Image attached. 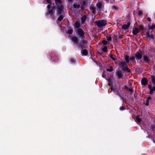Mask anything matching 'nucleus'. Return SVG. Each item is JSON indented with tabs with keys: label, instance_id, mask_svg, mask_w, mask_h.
<instances>
[{
	"label": "nucleus",
	"instance_id": "nucleus-1",
	"mask_svg": "<svg viewBox=\"0 0 155 155\" xmlns=\"http://www.w3.org/2000/svg\"><path fill=\"white\" fill-rule=\"evenodd\" d=\"M56 5L57 6V13L58 14L62 13L64 8L61 3V0H55Z\"/></svg>",
	"mask_w": 155,
	"mask_h": 155
},
{
	"label": "nucleus",
	"instance_id": "nucleus-2",
	"mask_svg": "<svg viewBox=\"0 0 155 155\" xmlns=\"http://www.w3.org/2000/svg\"><path fill=\"white\" fill-rule=\"evenodd\" d=\"M119 65L120 66L123 68V70L126 71L128 72H130V70L127 67V64L124 61H122L119 62Z\"/></svg>",
	"mask_w": 155,
	"mask_h": 155
},
{
	"label": "nucleus",
	"instance_id": "nucleus-3",
	"mask_svg": "<svg viewBox=\"0 0 155 155\" xmlns=\"http://www.w3.org/2000/svg\"><path fill=\"white\" fill-rule=\"evenodd\" d=\"M96 24L97 26L99 28L104 26L107 23V21L105 20H102L96 21Z\"/></svg>",
	"mask_w": 155,
	"mask_h": 155
},
{
	"label": "nucleus",
	"instance_id": "nucleus-4",
	"mask_svg": "<svg viewBox=\"0 0 155 155\" xmlns=\"http://www.w3.org/2000/svg\"><path fill=\"white\" fill-rule=\"evenodd\" d=\"M77 33L81 37L84 38V32L82 29L78 28L77 30Z\"/></svg>",
	"mask_w": 155,
	"mask_h": 155
},
{
	"label": "nucleus",
	"instance_id": "nucleus-5",
	"mask_svg": "<svg viewBox=\"0 0 155 155\" xmlns=\"http://www.w3.org/2000/svg\"><path fill=\"white\" fill-rule=\"evenodd\" d=\"M148 81L146 78H143L141 80V83L142 85L145 86L147 84Z\"/></svg>",
	"mask_w": 155,
	"mask_h": 155
},
{
	"label": "nucleus",
	"instance_id": "nucleus-6",
	"mask_svg": "<svg viewBox=\"0 0 155 155\" xmlns=\"http://www.w3.org/2000/svg\"><path fill=\"white\" fill-rule=\"evenodd\" d=\"M142 54L141 53L137 52L135 55V57L138 60L142 58Z\"/></svg>",
	"mask_w": 155,
	"mask_h": 155
},
{
	"label": "nucleus",
	"instance_id": "nucleus-7",
	"mask_svg": "<svg viewBox=\"0 0 155 155\" xmlns=\"http://www.w3.org/2000/svg\"><path fill=\"white\" fill-rule=\"evenodd\" d=\"M87 42L85 41H83L80 43V45L82 48H84L86 47Z\"/></svg>",
	"mask_w": 155,
	"mask_h": 155
},
{
	"label": "nucleus",
	"instance_id": "nucleus-8",
	"mask_svg": "<svg viewBox=\"0 0 155 155\" xmlns=\"http://www.w3.org/2000/svg\"><path fill=\"white\" fill-rule=\"evenodd\" d=\"M148 88L150 90V94H151L154 91H155V87H152L151 85H148Z\"/></svg>",
	"mask_w": 155,
	"mask_h": 155
},
{
	"label": "nucleus",
	"instance_id": "nucleus-9",
	"mask_svg": "<svg viewBox=\"0 0 155 155\" xmlns=\"http://www.w3.org/2000/svg\"><path fill=\"white\" fill-rule=\"evenodd\" d=\"M55 7V6H54L52 10L50 9V8L49 9H48V12L47 14V15L50 14V15H52L54 14V9Z\"/></svg>",
	"mask_w": 155,
	"mask_h": 155
},
{
	"label": "nucleus",
	"instance_id": "nucleus-10",
	"mask_svg": "<svg viewBox=\"0 0 155 155\" xmlns=\"http://www.w3.org/2000/svg\"><path fill=\"white\" fill-rule=\"evenodd\" d=\"M130 23L129 22L127 24L124 25L122 26V28L124 30H126L130 26Z\"/></svg>",
	"mask_w": 155,
	"mask_h": 155
},
{
	"label": "nucleus",
	"instance_id": "nucleus-11",
	"mask_svg": "<svg viewBox=\"0 0 155 155\" xmlns=\"http://www.w3.org/2000/svg\"><path fill=\"white\" fill-rule=\"evenodd\" d=\"M72 41L75 44H77L78 43V38L76 36H73L71 38Z\"/></svg>",
	"mask_w": 155,
	"mask_h": 155
},
{
	"label": "nucleus",
	"instance_id": "nucleus-12",
	"mask_svg": "<svg viewBox=\"0 0 155 155\" xmlns=\"http://www.w3.org/2000/svg\"><path fill=\"white\" fill-rule=\"evenodd\" d=\"M50 56L51 58V59L53 60L54 61H56L58 58H57V57L55 56V54L53 53H51L50 54Z\"/></svg>",
	"mask_w": 155,
	"mask_h": 155
},
{
	"label": "nucleus",
	"instance_id": "nucleus-13",
	"mask_svg": "<svg viewBox=\"0 0 155 155\" xmlns=\"http://www.w3.org/2000/svg\"><path fill=\"white\" fill-rule=\"evenodd\" d=\"M116 75H117L118 78H122L123 76L122 73L119 71H118L116 72Z\"/></svg>",
	"mask_w": 155,
	"mask_h": 155
},
{
	"label": "nucleus",
	"instance_id": "nucleus-14",
	"mask_svg": "<svg viewBox=\"0 0 155 155\" xmlns=\"http://www.w3.org/2000/svg\"><path fill=\"white\" fill-rule=\"evenodd\" d=\"M139 32V29L138 28H134L133 31V33L134 34L136 35Z\"/></svg>",
	"mask_w": 155,
	"mask_h": 155
},
{
	"label": "nucleus",
	"instance_id": "nucleus-15",
	"mask_svg": "<svg viewBox=\"0 0 155 155\" xmlns=\"http://www.w3.org/2000/svg\"><path fill=\"white\" fill-rule=\"evenodd\" d=\"M143 60L146 63H148L150 60L149 58L147 56L144 55L143 57Z\"/></svg>",
	"mask_w": 155,
	"mask_h": 155
},
{
	"label": "nucleus",
	"instance_id": "nucleus-16",
	"mask_svg": "<svg viewBox=\"0 0 155 155\" xmlns=\"http://www.w3.org/2000/svg\"><path fill=\"white\" fill-rule=\"evenodd\" d=\"M126 88L127 91L130 92H133V91L132 90V87L131 86V85H129V86L128 87H126Z\"/></svg>",
	"mask_w": 155,
	"mask_h": 155
},
{
	"label": "nucleus",
	"instance_id": "nucleus-17",
	"mask_svg": "<svg viewBox=\"0 0 155 155\" xmlns=\"http://www.w3.org/2000/svg\"><path fill=\"white\" fill-rule=\"evenodd\" d=\"M81 53L82 54L85 56L87 55L88 54V52L85 49H83L81 51Z\"/></svg>",
	"mask_w": 155,
	"mask_h": 155
},
{
	"label": "nucleus",
	"instance_id": "nucleus-18",
	"mask_svg": "<svg viewBox=\"0 0 155 155\" xmlns=\"http://www.w3.org/2000/svg\"><path fill=\"white\" fill-rule=\"evenodd\" d=\"M46 2L48 3L47 7L48 9H49L51 8V0H46Z\"/></svg>",
	"mask_w": 155,
	"mask_h": 155
},
{
	"label": "nucleus",
	"instance_id": "nucleus-19",
	"mask_svg": "<svg viewBox=\"0 0 155 155\" xmlns=\"http://www.w3.org/2000/svg\"><path fill=\"white\" fill-rule=\"evenodd\" d=\"M87 18V16L84 15L81 18V21L82 23H84L85 21Z\"/></svg>",
	"mask_w": 155,
	"mask_h": 155
},
{
	"label": "nucleus",
	"instance_id": "nucleus-20",
	"mask_svg": "<svg viewBox=\"0 0 155 155\" xmlns=\"http://www.w3.org/2000/svg\"><path fill=\"white\" fill-rule=\"evenodd\" d=\"M124 59L127 63H128L129 62V57L128 55H125L124 57Z\"/></svg>",
	"mask_w": 155,
	"mask_h": 155
},
{
	"label": "nucleus",
	"instance_id": "nucleus-21",
	"mask_svg": "<svg viewBox=\"0 0 155 155\" xmlns=\"http://www.w3.org/2000/svg\"><path fill=\"white\" fill-rule=\"evenodd\" d=\"M74 26L76 28H79L80 26V23L78 21L76 22L74 24Z\"/></svg>",
	"mask_w": 155,
	"mask_h": 155
},
{
	"label": "nucleus",
	"instance_id": "nucleus-22",
	"mask_svg": "<svg viewBox=\"0 0 155 155\" xmlns=\"http://www.w3.org/2000/svg\"><path fill=\"white\" fill-rule=\"evenodd\" d=\"M97 7L98 10H100L101 8L102 4L101 3H99L97 4Z\"/></svg>",
	"mask_w": 155,
	"mask_h": 155
},
{
	"label": "nucleus",
	"instance_id": "nucleus-23",
	"mask_svg": "<svg viewBox=\"0 0 155 155\" xmlns=\"http://www.w3.org/2000/svg\"><path fill=\"white\" fill-rule=\"evenodd\" d=\"M73 6L74 8H76L77 9H79L81 8L80 5L79 4H74L73 5Z\"/></svg>",
	"mask_w": 155,
	"mask_h": 155
},
{
	"label": "nucleus",
	"instance_id": "nucleus-24",
	"mask_svg": "<svg viewBox=\"0 0 155 155\" xmlns=\"http://www.w3.org/2000/svg\"><path fill=\"white\" fill-rule=\"evenodd\" d=\"M85 5V3L84 2L81 6H80L81 9V10H84V8Z\"/></svg>",
	"mask_w": 155,
	"mask_h": 155
},
{
	"label": "nucleus",
	"instance_id": "nucleus-25",
	"mask_svg": "<svg viewBox=\"0 0 155 155\" xmlns=\"http://www.w3.org/2000/svg\"><path fill=\"white\" fill-rule=\"evenodd\" d=\"M148 27L150 29L153 30L155 28V25L153 24L151 26L150 25H149L148 26Z\"/></svg>",
	"mask_w": 155,
	"mask_h": 155
},
{
	"label": "nucleus",
	"instance_id": "nucleus-26",
	"mask_svg": "<svg viewBox=\"0 0 155 155\" xmlns=\"http://www.w3.org/2000/svg\"><path fill=\"white\" fill-rule=\"evenodd\" d=\"M151 81L152 83L155 85V78L154 77H152L151 78Z\"/></svg>",
	"mask_w": 155,
	"mask_h": 155
},
{
	"label": "nucleus",
	"instance_id": "nucleus-27",
	"mask_svg": "<svg viewBox=\"0 0 155 155\" xmlns=\"http://www.w3.org/2000/svg\"><path fill=\"white\" fill-rule=\"evenodd\" d=\"M90 9L92 11V12L93 13H95V8H94L92 7H90Z\"/></svg>",
	"mask_w": 155,
	"mask_h": 155
},
{
	"label": "nucleus",
	"instance_id": "nucleus-28",
	"mask_svg": "<svg viewBox=\"0 0 155 155\" xmlns=\"http://www.w3.org/2000/svg\"><path fill=\"white\" fill-rule=\"evenodd\" d=\"M110 58L112 59L113 60L115 61L116 60L115 58L114 57L115 55H113L111 54L110 55Z\"/></svg>",
	"mask_w": 155,
	"mask_h": 155
},
{
	"label": "nucleus",
	"instance_id": "nucleus-29",
	"mask_svg": "<svg viewBox=\"0 0 155 155\" xmlns=\"http://www.w3.org/2000/svg\"><path fill=\"white\" fill-rule=\"evenodd\" d=\"M113 70V68L112 66H110L109 68L107 69V71H108L111 72Z\"/></svg>",
	"mask_w": 155,
	"mask_h": 155
},
{
	"label": "nucleus",
	"instance_id": "nucleus-30",
	"mask_svg": "<svg viewBox=\"0 0 155 155\" xmlns=\"http://www.w3.org/2000/svg\"><path fill=\"white\" fill-rule=\"evenodd\" d=\"M73 30L71 29H69L67 31L68 33L69 34H71L73 33Z\"/></svg>",
	"mask_w": 155,
	"mask_h": 155
},
{
	"label": "nucleus",
	"instance_id": "nucleus-31",
	"mask_svg": "<svg viewBox=\"0 0 155 155\" xmlns=\"http://www.w3.org/2000/svg\"><path fill=\"white\" fill-rule=\"evenodd\" d=\"M63 18V17L62 15H61L58 18V20L59 21H61Z\"/></svg>",
	"mask_w": 155,
	"mask_h": 155
},
{
	"label": "nucleus",
	"instance_id": "nucleus-32",
	"mask_svg": "<svg viewBox=\"0 0 155 155\" xmlns=\"http://www.w3.org/2000/svg\"><path fill=\"white\" fill-rule=\"evenodd\" d=\"M102 51L104 52H106L107 51V48L106 46H104L102 48Z\"/></svg>",
	"mask_w": 155,
	"mask_h": 155
},
{
	"label": "nucleus",
	"instance_id": "nucleus-33",
	"mask_svg": "<svg viewBox=\"0 0 155 155\" xmlns=\"http://www.w3.org/2000/svg\"><path fill=\"white\" fill-rule=\"evenodd\" d=\"M136 120L138 122H140L141 121V119L138 117H136Z\"/></svg>",
	"mask_w": 155,
	"mask_h": 155
},
{
	"label": "nucleus",
	"instance_id": "nucleus-34",
	"mask_svg": "<svg viewBox=\"0 0 155 155\" xmlns=\"http://www.w3.org/2000/svg\"><path fill=\"white\" fill-rule=\"evenodd\" d=\"M135 57L132 56V57H130V59L131 60V61H134V60L135 59Z\"/></svg>",
	"mask_w": 155,
	"mask_h": 155
},
{
	"label": "nucleus",
	"instance_id": "nucleus-35",
	"mask_svg": "<svg viewBox=\"0 0 155 155\" xmlns=\"http://www.w3.org/2000/svg\"><path fill=\"white\" fill-rule=\"evenodd\" d=\"M71 63H74L75 62V60L73 58H71Z\"/></svg>",
	"mask_w": 155,
	"mask_h": 155
},
{
	"label": "nucleus",
	"instance_id": "nucleus-36",
	"mask_svg": "<svg viewBox=\"0 0 155 155\" xmlns=\"http://www.w3.org/2000/svg\"><path fill=\"white\" fill-rule=\"evenodd\" d=\"M120 110H123L125 109V108L123 106H121L120 108Z\"/></svg>",
	"mask_w": 155,
	"mask_h": 155
},
{
	"label": "nucleus",
	"instance_id": "nucleus-37",
	"mask_svg": "<svg viewBox=\"0 0 155 155\" xmlns=\"http://www.w3.org/2000/svg\"><path fill=\"white\" fill-rule=\"evenodd\" d=\"M151 128L152 129H155V124H153L151 126Z\"/></svg>",
	"mask_w": 155,
	"mask_h": 155
},
{
	"label": "nucleus",
	"instance_id": "nucleus-38",
	"mask_svg": "<svg viewBox=\"0 0 155 155\" xmlns=\"http://www.w3.org/2000/svg\"><path fill=\"white\" fill-rule=\"evenodd\" d=\"M102 43L104 45H105L107 44V41L106 40H104L102 41Z\"/></svg>",
	"mask_w": 155,
	"mask_h": 155
},
{
	"label": "nucleus",
	"instance_id": "nucleus-39",
	"mask_svg": "<svg viewBox=\"0 0 155 155\" xmlns=\"http://www.w3.org/2000/svg\"><path fill=\"white\" fill-rule=\"evenodd\" d=\"M111 37H109L107 38V40L108 41H110L111 40Z\"/></svg>",
	"mask_w": 155,
	"mask_h": 155
},
{
	"label": "nucleus",
	"instance_id": "nucleus-40",
	"mask_svg": "<svg viewBox=\"0 0 155 155\" xmlns=\"http://www.w3.org/2000/svg\"><path fill=\"white\" fill-rule=\"evenodd\" d=\"M149 38H150L153 39L154 38V36L153 35L151 34L150 35Z\"/></svg>",
	"mask_w": 155,
	"mask_h": 155
},
{
	"label": "nucleus",
	"instance_id": "nucleus-41",
	"mask_svg": "<svg viewBox=\"0 0 155 155\" xmlns=\"http://www.w3.org/2000/svg\"><path fill=\"white\" fill-rule=\"evenodd\" d=\"M142 14V11H138V14L139 15H141Z\"/></svg>",
	"mask_w": 155,
	"mask_h": 155
},
{
	"label": "nucleus",
	"instance_id": "nucleus-42",
	"mask_svg": "<svg viewBox=\"0 0 155 155\" xmlns=\"http://www.w3.org/2000/svg\"><path fill=\"white\" fill-rule=\"evenodd\" d=\"M139 27L140 30H143V28L142 25H140Z\"/></svg>",
	"mask_w": 155,
	"mask_h": 155
},
{
	"label": "nucleus",
	"instance_id": "nucleus-43",
	"mask_svg": "<svg viewBox=\"0 0 155 155\" xmlns=\"http://www.w3.org/2000/svg\"><path fill=\"white\" fill-rule=\"evenodd\" d=\"M146 35L147 37H149L150 35V33H149L148 32L146 33Z\"/></svg>",
	"mask_w": 155,
	"mask_h": 155
},
{
	"label": "nucleus",
	"instance_id": "nucleus-44",
	"mask_svg": "<svg viewBox=\"0 0 155 155\" xmlns=\"http://www.w3.org/2000/svg\"><path fill=\"white\" fill-rule=\"evenodd\" d=\"M145 105L147 106H148L149 105V101H146Z\"/></svg>",
	"mask_w": 155,
	"mask_h": 155
},
{
	"label": "nucleus",
	"instance_id": "nucleus-45",
	"mask_svg": "<svg viewBox=\"0 0 155 155\" xmlns=\"http://www.w3.org/2000/svg\"><path fill=\"white\" fill-rule=\"evenodd\" d=\"M151 99V97H148L146 101H149V100H150Z\"/></svg>",
	"mask_w": 155,
	"mask_h": 155
},
{
	"label": "nucleus",
	"instance_id": "nucleus-46",
	"mask_svg": "<svg viewBox=\"0 0 155 155\" xmlns=\"http://www.w3.org/2000/svg\"><path fill=\"white\" fill-rule=\"evenodd\" d=\"M147 20L149 21H151V18H149V17H148V18H147Z\"/></svg>",
	"mask_w": 155,
	"mask_h": 155
},
{
	"label": "nucleus",
	"instance_id": "nucleus-47",
	"mask_svg": "<svg viewBox=\"0 0 155 155\" xmlns=\"http://www.w3.org/2000/svg\"><path fill=\"white\" fill-rule=\"evenodd\" d=\"M108 85L110 86L111 85V84H110V83H109L108 84Z\"/></svg>",
	"mask_w": 155,
	"mask_h": 155
},
{
	"label": "nucleus",
	"instance_id": "nucleus-48",
	"mask_svg": "<svg viewBox=\"0 0 155 155\" xmlns=\"http://www.w3.org/2000/svg\"><path fill=\"white\" fill-rule=\"evenodd\" d=\"M108 81L109 82H110V79H109L108 80Z\"/></svg>",
	"mask_w": 155,
	"mask_h": 155
},
{
	"label": "nucleus",
	"instance_id": "nucleus-49",
	"mask_svg": "<svg viewBox=\"0 0 155 155\" xmlns=\"http://www.w3.org/2000/svg\"><path fill=\"white\" fill-rule=\"evenodd\" d=\"M69 2H71L72 1V0H68Z\"/></svg>",
	"mask_w": 155,
	"mask_h": 155
}]
</instances>
